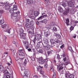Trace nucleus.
Returning a JSON list of instances; mask_svg holds the SVG:
<instances>
[{
    "label": "nucleus",
    "instance_id": "nucleus-57",
    "mask_svg": "<svg viewBox=\"0 0 78 78\" xmlns=\"http://www.w3.org/2000/svg\"><path fill=\"white\" fill-rule=\"evenodd\" d=\"M23 78H28V76H27V75H24L23 76Z\"/></svg>",
    "mask_w": 78,
    "mask_h": 78
},
{
    "label": "nucleus",
    "instance_id": "nucleus-49",
    "mask_svg": "<svg viewBox=\"0 0 78 78\" xmlns=\"http://www.w3.org/2000/svg\"><path fill=\"white\" fill-rule=\"evenodd\" d=\"M6 32L7 33H8L9 34H10V33H11V31H10V29H7L6 30Z\"/></svg>",
    "mask_w": 78,
    "mask_h": 78
},
{
    "label": "nucleus",
    "instance_id": "nucleus-45",
    "mask_svg": "<svg viewBox=\"0 0 78 78\" xmlns=\"http://www.w3.org/2000/svg\"><path fill=\"white\" fill-rule=\"evenodd\" d=\"M52 53V52L51 51H47V53L48 56H49V55L50 54H51V53Z\"/></svg>",
    "mask_w": 78,
    "mask_h": 78
},
{
    "label": "nucleus",
    "instance_id": "nucleus-59",
    "mask_svg": "<svg viewBox=\"0 0 78 78\" xmlns=\"http://www.w3.org/2000/svg\"><path fill=\"white\" fill-rule=\"evenodd\" d=\"M16 61H17L18 63H20V58L18 60H17Z\"/></svg>",
    "mask_w": 78,
    "mask_h": 78
},
{
    "label": "nucleus",
    "instance_id": "nucleus-34",
    "mask_svg": "<svg viewBox=\"0 0 78 78\" xmlns=\"http://www.w3.org/2000/svg\"><path fill=\"white\" fill-rule=\"evenodd\" d=\"M50 24L51 26H54L55 25V23L54 22H51Z\"/></svg>",
    "mask_w": 78,
    "mask_h": 78
},
{
    "label": "nucleus",
    "instance_id": "nucleus-63",
    "mask_svg": "<svg viewBox=\"0 0 78 78\" xmlns=\"http://www.w3.org/2000/svg\"><path fill=\"white\" fill-rule=\"evenodd\" d=\"M66 59H67V58H66V57H65L63 59V60L64 61H66Z\"/></svg>",
    "mask_w": 78,
    "mask_h": 78
},
{
    "label": "nucleus",
    "instance_id": "nucleus-44",
    "mask_svg": "<svg viewBox=\"0 0 78 78\" xmlns=\"http://www.w3.org/2000/svg\"><path fill=\"white\" fill-rule=\"evenodd\" d=\"M44 67L45 68H46V69H47V68L48 67V65H47V62H46V63H45V64L44 65Z\"/></svg>",
    "mask_w": 78,
    "mask_h": 78
},
{
    "label": "nucleus",
    "instance_id": "nucleus-41",
    "mask_svg": "<svg viewBox=\"0 0 78 78\" xmlns=\"http://www.w3.org/2000/svg\"><path fill=\"white\" fill-rule=\"evenodd\" d=\"M30 58L32 61H35V58L34 57L32 56L30 57Z\"/></svg>",
    "mask_w": 78,
    "mask_h": 78
},
{
    "label": "nucleus",
    "instance_id": "nucleus-20",
    "mask_svg": "<svg viewBox=\"0 0 78 78\" xmlns=\"http://www.w3.org/2000/svg\"><path fill=\"white\" fill-rule=\"evenodd\" d=\"M42 41H40L38 42V43L36 45L37 48H39V47H40V45H41V44H42Z\"/></svg>",
    "mask_w": 78,
    "mask_h": 78
},
{
    "label": "nucleus",
    "instance_id": "nucleus-46",
    "mask_svg": "<svg viewBox=\"0 0 78 78\" xmlns=\"http://www.w3.org/2000/svg\"><path fill=\"white\" fill-rule=\"evenodd\" d=\"M69 76H70V75H69V74H65V76L66 78H69Z\"/></svg>",
    "mask_w": 78,
    "mask_h": 78
},
{
    "label": "nucleus",
    "instance_id": "nucleus-54",
    "mask_svg": "<svg viewBox=\"0 0 78 78\" xmlns=\"http://www.w3.org/2000/svg\"><path fill=\"white\" fill-rule=\"evenodd\" d=\"M48 17H49L50 19H51L52 17H53V16H52V15H50V14L48 15Z\"/></svg>",
    "mask_w": 78,
    "mask_h": 78
},
{
    "label": "nucleus",
    "instance_id": "nucleus-55",
    "mask_svg": "<svg viewBox=\"0 0 78 78\" xmlns=\"http://www.w3.org/2000/svg\"><path fill=\"white\" fill-rule=\"evenodd\" d=\"M26 23H29L30 22V19H27L26 20Z\"/></svg>",
    "mask_w": 78,
    "mask_h": 78
},
{
    "label": "nucleus",
    "instance_id": "nucleus-64",
    "mask_svg": "<svg viewBox=\"0 0 78 78\" xmlns=\"http://www.w3.org/2000/svg\"><path fill=\"white\" fill-rule=\"evenodd\" d=\"M36 53L35 52H34V53H33V56H36Z\"/></svg>",
    "mask_w": 78,
    "mask_h": 78
},
{
    "label": "nucleus",
    "instance_id": "nucleus-4",
    "mask_svg": "<svg viewBox=\"0 0 78 78\" xmlns=\"http://www.w3.org/2000/svg\"><path fill=\"white\" fill-rule=\"evenodd\" d=\"M12 14V16L11 17V18L14 20L16 18H15L14 17H17V15H19L20 14V12H14Z\"/></svg>",
    "mask_w": 78,
    "mask_h": 78
},
{
    "label": "nucleus",
    "instance_id": "nucleus-17",
    "mask_svg": "<svg viewBox=\"0 0 78 78\" xmlns=\"http://www.w3.org/2000/svg\"><path fill=\"white\" fill-rule=\"evenodd\" d=\"M68 6L69 7H73V3L72 2H69L68 3Z\"/></svg>",
    "mask_w": 78,
    "mask_h": 78
},
{
    "label": "nucleus",
    "instance_id": "nucleus-24",
    "mask_svg": "<svg viewBox=\"0 0 78 78\" xmlns=\"http://www.w3.org/2000/svg\"><path fill=\"white\" fill-rule=\"evenodd\" d=\"M34 14L35 16V17H37L39 14V12L37 11H35L34 12Z\"/></svg>",
    "mask_w": 78,
    "mask_h": 78
},
{
    "label": "nucleus",
    "instance_id": "nucleus-23",
    "mask_svg": "<svg viewBox=\"0 0 78 78\" xmlns=\"http://www.w3.org/2000/svg\"><path fill=\"white\" fill-rule=\"evenodd\" d=\"M2 72L4 70V68H3V66H2V63L0 62V71L2 70Z\"/></svg>",
    "mask_w": 78,
    "mask_h": 78
},
{
    "label": "nucleus",
    "instance_id": "nucleus-47",
    "mask_svg": "<svg viewBox=\"0 0 78 78\" xmlns=\"http://www.w3.org/2000/svg\"><path fill=\"white\" fill-rule=\"evenodd\" d=\"M55 56H57V59H59V58H60L59 55L58 54H56Z\"/></svg>",
    "mask_w": 78,
    "mask_h": 78
},
{
    "label": "nucleus",
    "instance_id": "nucleus-22",
    "mask_svg": "<svg viewBox=\"0 0 78 78\" xmlns=\"http://www.w3.org/2000/svg\"><path fill=\"white\" fill-rule=\"evenodd\" d=\"M18 50L19 52H20L22 51L23 50H25L22 47H20L18 48Z\"/></svg>",
    "mask_w": 78,
    "mask_h": 78
},
{
    "label": "nucleus",
    "instance_id": "nucleus-5",
    "mask_svg": "<svg viewBox=\"0 0 78 78\" xmlns=\"http://www.w3.org/2000/svg\"><path fill=\"white\" fill-rule=\"evenodd\" d=\"M3 71H4L3 72L4 73V75L3 76L2 78H6L8 76H9L8 75H9V73L8 72V70H4H4H3Z\"/></svg>",
    "mask_w": 78,
    "mask_h": 78
},
{
    "label": "nucleus",
    "instance_id": "nucleus-1",
    "mask_svg": "<svg viewBox=\"0 0 78 78\" xmlns=\"http://www.w3.org/2000/svg\"><path fill=\"white\" fill-rule=\"evenodd\" d=\"M70 64V62L67 61L65 63H62L60 64L58 69V71L61 74H63L64 73V70H65V69L64 68L63 66H67L68 64Z\"/></svg>",
    "mask_w": 78,
    "mask_h": 78
},
{
    "label": "nucleus",
    "instance_id": "nucleus-62",
    "mask_svg": "<svg viewBox=\"0 0 78 78\" xmlns=\"http://www.w3.org/2000/svg\"><path fill=\"white\" fill-rule=\"evenodd\" d=\"M20 59V58L19 57H17L16 59V61H17L18 60H19Z\"/></svg>",
    "mask_w": 78,
    "mask_h": 78
},
{
    "label": "nucleus",
    "instance_id": "nucleus-35",
    "mask_svg": "<svg viewBox=\"0 0 78 78\" xmlns=\"http://www.w3.org/2000/svg\"><path fill=\"white\" fill-rule=\"evenodd\" d=\"M27 64V59H25L23 62V64L25 66H26Z\"/></svg>",
    "mask_w": 78,
    "mask_h": 78
},
{
    "label": "nucleus",
    "instance_id": "nucleus-40",
    "mask_svg": "<svg viewBox=\"0 0 78 78\" xmlns=\"http://www.w3.org/2000/svg\"><path fill=\"white\" fill-rule=\"evenodd\" d=\"M78 23V21H75L74 22H73V23H72H72H73V26H74V27H75L76 26V25H75V24H74L75 23Z\"/></svg>",
    "mask_w": 78,
    "mask_h": 78
},
{
    "label": "nucleus",
    "instance_id": "nucleus-11",
    "mask_svg": "<svg viewBox=\"0 0 78 78\" xmlns=\"http://www.w3.org/2000/svg\"><path fill=\"white\" fill-rule=\"evenodd\" d=\"M51 71H53V72L54 73L52 78H56V72H54V71H53V68H51Z\"/></svg>",
    "mask_w": 78,
    "mask_h": 78
},
{
    "label": "nucleus",
    "instance_id": "nucleus-3",
    "mask_svg": "<svg viewBox=\"0 0 78 78\" xmlns=\"http://www.w3.org/2000/svg\"><path fill=\"white\" fill-rule=\"evenodd\" d=\"M19 32L20 33V35L21 39H26V34H27V33H23V30L22 29L20 30Z\"/></svg>",
    "mask_w": 78,
    "mask_h": 78
},
{
    "label": "nucleus",
    "instance_id": "nucleus-30",
    "mask_svg": "<svg viewBox=\"0 0 78 78\" xmlns=\"http://www.w3.org/2000/svg\"><path fill=\"white\" fill-rule=\"evenodd\" d=\"M30 17L31 19H34H34H35V17H34V16H33V14H32V15H30Z\"/></svg>",
    "mask_w": 78,
    "mask_h": 78
},
{
    "label": "nucleus",
    "instance_id": "nucleus-32",
    "mask_svg": "<svg viewBox=\"0 0 78 78\" xmlns=\"http://www.w3.org/2000/svg\"><path fill=\"white\" fill-rule=\"evenodd\" d=\"M4 20H0V24H1V25H3V23H4Z\"/></svg>",
    "mask_w": 78,
    "mask_h": 78
},
{
    "label": "nucleus",
    "instance_id": "nucleus-26",
    "mask_svg": "<svg viewBox=\"0 0 78 78\" xmlns=\"http://www.w3.org/2000/svg\"><path fill=\"white\" fill-rule=\"evenodd\" d=\"M25 26L26 27V28H30L31 26L30 24L28 23H26L25 25Z\"/></svg>",
    "mask_w": 78,
    "mask_h": 78
},
{
    "label": "nucleus",
    "instance_id": "nucleus-28",
    "mask_svg": "<svg viewBox=\"0 0 78 78\" xmlns=\"http://www.w3.org/2000/svg\"><path fill=\"white\" fill-rule=\"evenodd\" d=\"M68 50H69L70 51L72 52V53L73 52V50H72V48L71 46H68Z\"/></svg>",
    "mask_w": 78,
    "mask_h": 78
},
{
    "label": "nucleus",
    "instance_id": "nucleus-15",
    "mask_svg": "<svg viewBox=\"0 0 78 78\" xmlns=\"http://www.w3.org/2000/svg\"><path fill=\"white\" fill-rule=\"evenodd\" d=\"M5 8L6 10L9 9L10 8V6L8 4L5 3Z\"/></svg>",
    "mask_w": 78,
    "mask_h": 78
},
{
    "label": "nucleus",
    "instance_id": "nucleus-42",
    "mask_svg": "<svg viewBox=\"0 0 78 78\" xmlns=\"http://www.w3.org/2000/svg\"><path fill=\"white\" fill-rule=\"evenodd\" d=\"M29 33H30V34H31V37H34V36H33V35H34V34H33V33L32 32H31V31H29Z\"/></svg>",
    "mask_w": 78,
    "mask_h": 78
},
{
    "label": "nucleus",
    "instance_id": "nucleus-58",
    "mask_svg": "<svg viewBox=\"0 0 78 78\" xmlns=\"http://www.w3.org/2000/svg\"><path fill=\"white\" fill-rule=\"evenodd\" d=\"M56 43H60V41L58 40H57L56 41Z\"/></svg>",
    "mask_w": 78,
    "mask_h": 78
},
{
    "label": "nucleus",
    "instance_id": "nucleus-25",
    "mask_svg": "<svg viewBox=\"0 0 78 78\" xmlns=\"http://www.w3.org/2000/svg\"><path fill=\"white\" fill-rule=\"evenodd\" d=\"M66 20V25H69V19L67 18Z\"/></svg>",
    "mask_w": 78,
    "mask_h": 78
},
{
    "label": "nucleus",
    "instance_id": "nucleus-18",
    "mask_svg": "<svg viewBox=\"0 0 78 78\" xmlns=\"http://www.w3.org/2000/svg\"><path fill=\"white\" fill-rule=\"evenodd\" d=\"M50 35V32L49 31H47L44 33V35L46 37H48V36H49Z\"/></svg>",
    "mask_w": 78,
    "mask_h": 78
},
{
    "label": "nucleus",
    "instance_id": "nucleus-19",
    "mask_svg": "<svg viewBox=\"0 0 78 78\" xmlns=\"http://www.w3.org/2000/svg\"><path fill=\"white\" fill-rule=\"evenodd\" d=\"M69 10H70L69 8H67L66 9V11L64 12L63 14H64V15H67V14L69 13Z\"/></svg>",
    "mask_w": 78,
    "mask_h": 78
},
{
    "label": "nucleus",
    "instance_id": "nucleus-8",
    "mask_svg": "<svg viewBox=\"0 0 78 78\" xmlns=\"http://www.w3.org/2000/svg\"><path fill=\"white\" fill-rule=\"evenodd\" d=\"M38 62L39 64H43L44 62H45V61L43 59L42 57H40L39 58H38Z\"/></svg>",
    "mask_w": 78,
    "mask_h": 78
},
{
    "label": "nucleus",
    "instance_id": "nucleus-61",
    "mask_svg": "<svg viewBox=\"0 0 78 78\" xmlns=\"http://www.w3.org/2000/svg\"><path fill=\"white\" fill-rule=\"evenodd\" d=\"M27 50L28 51H31V49L29 48L27 49Z\"/></svg>",
    "mask_w": 78,
    "mask_h": 78
},
{
    "label": "nucleus",
    "instance_id": "nucleus-60",
    "mask_svg": "<svg viewBox=\"0 0 78 78\" xmlns=\"http://www.w3.org/2000/svg\"><path fill=\"white\" fill-rule=\"evenodd\" d=\"M76 34H75L74 36L73 37L74 39H75L76 38Z\"/></svg>",
    "mask_w": 78,
    "mask_h": 78
},
{
    "label": "nucleus",
    "instance_id": "nucleus-50",
    "mask_svg": "<svg viewBox=\"0 0 78 78\" xmlns=\"http://www.w3.org/2000/svg\"><path fill=\"white\" fill-rule=\"evenodd\" d=\"M12 53H13L14 55H15V53H16V50H14L13 49H12Z\"/></svg>",
    "mask_w": 78,
    "mask_h": 78
},
{
    "label": "nucleus",
    "instance_id": "nucleus-27",
    "mask_svg": "<svg viewBox=\"0 0 78 78\" xmlns=\"http://www.w3.org/2000/svg\"><path fill=\"white\" fill-rule=\"evenodd\" d=\"M14 9L12 8H10V9L9 10V12L11 14H12L13 13H14Z\"/></svg>",
    "mask_w": 78,
    "mask_h": 78
},
{
    "label": "nucleus",
    "instance_id": "nucleus-52",
    "mask_svg": "<svg viewBox=\"0 0 78 78\" xmlns=\"http://www.w3.org/2000/svg\"><path fill=\"white\" fill-rule=\"evenodd\" d=\"M74 29V27L73 26H71V27L70 28V30L71 31H72V30H73Z\"/></svg>",
    "mask_w": 78,
    "mask_h": 78
},
{
    "label": "nucleus",
    "instance_id": "nucleus-13",
    "mask_svg": "<svg viewBox=\"0 0 78 78\" xmlns=\"http://www.w3.org/2000/svg\"><path fill=\"white\" fill-rule=\"evenodd\" d=\"M36 68L37 69V71L40 72L42 70V69L43 68V67L39 66L37 67Z\"/></svg>",
    "mask_w": 78,
    "mask_h": 78
},
{
    "label": "nucleus",
    "instance_id": "nucleus-7",
    "mask_svg": "<svg viewBox=\"0 0 78 78\" xmlns=\"http://www.w3.org/2000/svg\"><path fill=\"white\" fill-rule=\"evenodd\" d=\"M42 44L43 45V48H44V50H48L50 49V45L48 44L46 46H44L43 43H42Z\"/></svg>",
    "mask_w": 78,
    "mask_h": 78
},
{
    "label": "nucleus",
    "instance_id": "nucleus-43",
    "mask_svg": "<svg viewBox=\"0 0 78 78\" xmlns=\"http://www.w3.org/2000/svg\"><path fill=\"white\" fill-rule=\"evenodd\" d=\"M53 30L54 31H58L57 29H56L55 27H53Z\"/></svg>",
    "mask_w": 78,
    "mask_h": 78
},
{
    "label": "nucleus",
    "instance_id": "nucleus-14",
    "mask_svg": "<svg viewBox=\"0 0 78 78\" xmlns=\"http://www.w3.org/2000/svg\"><path fill=\"white\" fill-rule=\"evenodd\" d=\"M48 20L46 19H44L41 21H40V23H44V24H47Z\"/></svg>",
    "mask_w": 78,
    "mask_h": 78
},
{
    "label": "nucleus",
    "instance_id": "nucleus-31",
    "mask_svg": "<svg viewBox=\"0 0 78 78\" xmlns=\"http://www.w3.org/2000/svg\"><path fill=\"white\" fill-rule=\"evenodd\" d=\"M46 28H47L48 29H50V28H51V26L50 25H46Z\"/></svg>",
    "mask_w": 78,
    "mask_h": 78
},
{
    "label": "nucleus",
    "instance_id": "nucleus-37",
    "mask_svg": "<svg viewBox=\"0 0 78 78\" xmlns=\"http://www.w3.org/2000/svg\"><path fill=\"white\" fill-rule=\"evenodd\" d=\"M13 10L14 11L15 10H16V9H17V6L16 5H14L13 6V8H12Z\"/></svg>",
    "mask_w": 78,
    "mask_h": 78
},
{
    "label": "nucleus",
    "instance_id": "nucleus-36",
    "mask_svg": "<svg viewBox=\"0 0 78 78\" xmlns=\"http://www.w3.org/2000/svg\"><path fill=\"white\" fill-rule=\"evenodd\" d=\"M3 10H0V18L2 16V14H3Z\"/></svg>",
    "mask_w": 78,
    "mask_h": 78
},
{
    "label": "nucleus",
    "instance_id": "nucleus-33",
    "mask_svg": "<svg viewBox=\"0 0 78 78\" xmlns=\"http://www.w3.org/2000/svg\"><path fill=\"white\" fill-rule=\"evenodd\" d=\"M34 23L33 20H31L30 22V26H33L34 25Z\"/></svg>",
    "mask_w": 78,
    "mask_h": 78
},
{
    "label": "nucleus",
    "instance_id": "nucleus-51",
    "mask_svg": "<svg viewBox=\"0 0 78 78\" xmlns=\"http://www.w3.org/2000/svg\"><path fill=\"white\" fill-rule=\"evenodd\" d=\"M62 6H63L64 8L66 6V4L65 3H63L62 4Z\"/></svg>",
    "mask_w": 78,
    "mask_h": 78
},
{
    "label": "nucleus",
    "instance_id": "nucleus-12",
    "mask_svg": "<svg viewBox=\"0 0 78 78\" xmlns=\"http://www.w3.org/2000/svg\"><path fill=\"white\" fill-rule=\"evenodd\" d=\"M34 3H36V2L35 1L34 2L33 0H28L27 1V3L29 5H32V4H33Z\"/></svg>",
    "mask_w": 78,
    "mask_h": 78
},
{
    "label": "nucleus",
    "instance_id": "nucleus-48",
    "mask_svg": "<svg viewBox=\"0 0 78 78\" xmlns=\"http://www.w3.org/2000/svg\"><path fill=\"white\" fill-rule=\"evenodd\" d=\"M5 5V4L3 2H0V6H3Z\"/></svg>",
    "mask_w": 78,
    "mask_h": 78
},
{
    "label": "nucleus",
    "instance_id": "nucleus-2",
    "mask_svg": "<svg viewBox=\"0 0 78 78\" xmlns=\"http://www.w3.org/2000/svg\"><path fill=\"white\" fill-rule=\"evenodd\" d=\"M33 36L34 37V38L33 40V42H34V44L36 42V41H42V37L41 35L37 34L36 36L33 35Z\"/></svg>",
    "mask_w": 78,
    "mask_h": 78
},
{
    "label": "nucleus",
    "instance_id": "nucleus-39",
    "mask_svg": "<svg viewBox=\"0 0 78 78\" xmlns=\"http://www.w3.org/2000/svg\"><path fill=\"white\" fill-rule=\"evenodd\" d=\"M75 76L72 74L69 75V78H74Z\"/></svg>",
    "mask_w": 78,
    "mask_h": 78
},
{
    "label": "nucleus",
    "instance_id": "nucleus-38",
    "mask_svg": "<svg viewBox=\"0 0 78 78\" xmlns=\"http://www.w3.org/2000/svg\"><path fill=\"white\" fill-rule=\"evenodd\" d=\"M38 52L40 53H41V54H43V50L42 49H40L38 51Z\"/></svg>",
    "mask_w": 78,
    "mask_h": 78
},
{
    "label": "nucleus",
    "instance_id": "nucleus-29",
    "mask_svg": "<svg viewBox=\"0 0 78 78\" xmlns=\"http://www.w3.org/2000/svg\"><path fill=\"white\" fill-rule=\"evenodd\" d=\"M50 41L51 44H55V40L52 39L50 40Z\"/></svg>",
    "mask_w": 78,
    "mask_h": 78
},
{
    "label": "nucleus",
    "instance_id": "nucleus-56",
    "mask_svg": "<svg viewBox=\"0 0 78 78\" xmlns=\"http://www.w3.org/2000/svg\"><path fill=\"white\" fill-rule=\"evenodd\" d=\"M40 73L42 75H43V74H44V71H43L42 70H41V71L40 72Z\"/></svg>",
    "mask_w": 78,
    "mask_h": 78
},
{
    "label": "nucleus",
    "instance_id": "nucleus-6",
    "mask_svg": "<svg viewBox=\"0 0 78 78\" xmlns=\"http://www.w3.org/2000/svg\"><path fill=\"white\" fill-rule=\"evenodd\" d=\"M45 13L44 12L42 13V15L43 16H41L39 18H38V20H41L42 18H44V17H47V15L46 14L45 15Z\"/></svg>",
    "mask_w": 78,
    "mask_h": 78
},
{
    "label": "nucleus",
    "instance_id": "nucleus-53",
    "mask_svg": "<svg viewBox=\"0 0 78 78\" xmlns=\"http://www.w3.org/2000/svg\"><path fill=\"white\" fill-rule=\"evenodd\" d=\"M6 26H7L6 24H4L2 26V27L3 28H6Z\"/></svg>",
    "mask_w": 78,
    "mask_h": 78
},
{
    "label": "nucleus",
    "instance_id": "nucleus-16",
    "mask_svg": "<svg viewBox=\"0 0 78 78\" xmlns=\"http://www.w3.org/2000/svg\"><path fill=\"white\" fill-rule=\"evenodd\" d=\"M54 36H56L57 39H60L61 38V35L59 34H57V33H54Z\"/></svg>",
    "mask_w": 78,
    "mask_h": 78
},
{
    "label": "nucleus",
    "instance_id": "nucleus-21",
    "mask_svg": "<svg viewBox=\"0 0 78 78\" xmlns=\"http://www.w3.org/2000/svg\"><path fill=\"white\" fill-rule=\"evenodd\" d=\"M58 11L60 12H63V9L62 8L61 6H59L58 8Z\"/></svg>",
    "mask_w": 78,
    "mask_h": 78
},
{
    "label": "nucleus",
    "instance_id": "nucleus-10",
    "mask_svg": "<svg viewBox=\"0 0 78 78\" xmlns=\"http://www.w3.org/2000/svg\"><path fill=\"white\" fill-rule=\"evenodd\" d=\"M26 54L25 50H23L22 51L19 52V55H21L22 56H25Z\"/></svg>",
    "mask_w": 78,
    "mask_h": 78
},
{
    "label": "nucleus",
    "instance_id": "nucleus-9",
    "mask_svg": "<svg viewBox=\"0 0 78 78\" xmlns=\"http://www.w3.org/2000/svg\"><path fill=\"white\" fill-rule=\"evenodd\" d=\"M43 43L45 45H49V43L48 42V39L44 38V40L43 41Z\"/></svg>",
    "mask_w": 78,
    "mask_h": 78
}]
</instances>
